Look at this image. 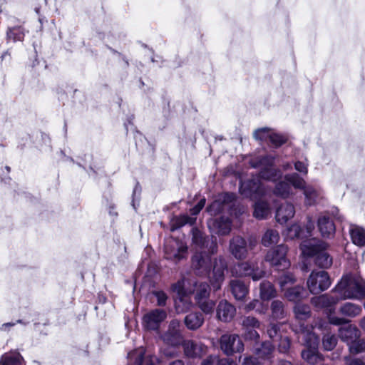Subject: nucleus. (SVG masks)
I'll return each mask as SVG.
<instances>
[{
    "label": "nucleus",
    "mask_w": 365,
    "mask_h": 365,
    "mask_svg": "<svg viewBox=\"0 0 365 365\" xmlns=\"http://www.w3.org/2000/svg\"><path fill=\"white\" fill-rule=\"evenodd\" d=\"M274 158L271 155L252 159L251 166L259 169V177L242 182L240 186V193L252 200L262 197L265 193V190L259 178L275 181L282 175L281 171L274 168Z\"/></svg>",
    "instance_id": "nucleus-1"
},
{
    "label": "nucleus",
    "mask_w": 365,
    "mask_h": 365,
    "mask_svg": "<svg viewBox=\"0 0 365 365\" xmlns=\"http://www.w3.org/2000/svg\"><path fill=\"white\" fill-rule=\"evenodd\" d=\"M334 290L341 299H361L365 297V281L359 275H344Z\"/></svg>",
    "instance_id": "nucleus-2"
},
{
    "label": "nucleus",
    "mask_w": 365,
    "mask_h": 365,
    "mask_svg": "<svg viewBox=\"0 0 365 365\" xmlns=\"http://www.w3.org/2000/svg\"><path fill=\"white\" fill-rule=\"evenodd\" d=\"M324 242L314 239L304 241L301 244L302 254L307 257H314L315 264L321 268H329L332 264V258L324 250Z\"/></svg>",
    "instance_id": "nucleus-3"
},
{
    "label": "nucleus",
    "mask_w": 365,
    "mask_h": 365,
    "mask_svg": "<svg viewBox=\"0 0 365 365\" xmlns=\"http://www.w3.org/2000/svg\"><path fill=\"white\" fill-rule=\"evenodd\" d=\"M163 342L171 347L178 348L180 346L184 341L182 327L180 321L174 319L168 324V329L160 336Z\"/></svg>",
    "instance_id": "nucleus-4"
},
{
    "label": "nucleus",
    "mask_w": 365,
    "mask_h": 365,
    "mask_svg": "<svg viewBox=\"0 0 365 365\" xmlns=\"http://www.w3.org/2000/svg\"><path fill=\"white\" fill-rule=\"evenodd\" d=\"M233 277H250L253 281H258L263 278L265 272L259 269L254 263L243 262L236 264L231 269Z\"/></svg>",
    "instance_id": "nucleus-5"
},
{
    "label": "nucleus",
    "mask_w": 365,
    "mask_h": 365,
    "mask_svg": "<svg viewBox=\"0 0 365 365\" xmlns=\"http://www.w3.org/2000/svg\"><path fill=\"white\" fill-rule=\"evenodd\" d=\"M187 247L182 241L174 238L166 240L165 243V257L167 259L178 262L185 258Z\"/></svg>",
    "instance_id": "nucleus-6"
},
{
    "label": "nucleus",
    "mask_w": 365,
    "mask_h": 365,
    "mask_svg": "<svg viewBox=\"0 0 365 365\" xmlns=\"http://www.w3.org/2000/svg\"><path fill=\"white\" fill-rule=\"evenodd\" d=\"M219 344L220 349L227 356L244 351V344L236 334H222L219 339Z\"/></svg>",
    "instance_id": "nucleus-7"
},
{
    "label": "nucleus",
    "mask_w": 365,
    "mask_h": 365,
    "mask_svg": "<svg viewBox=\"0 0 365 365\" xmlns=\"http://www.w3.org/2000/svg\"><path fill=\"white\" fill-rule=\"evenodd\" d=\"M287 247L281 244L269 250L265 256V261L277 269H285L289 267V262L286 257Z\"/></svg>",
    "instance_id": "nucleus-8"
},
{
    "label": "nucleus",
    "mask_w": 365,
    "mask_h": 365,
    "mask_svg": "<svg viewBox=\"0 0 365 365\" xmlns=\"http://www.w3.org/2000/svg\"><path fill=\"white\" fill-rule=\"evenodd\" d=\"M330 285V277L325 271H313L307 279V287L312 294H319Z\"/></svg>",
    "instance_id": "nucleus-9"
},
{
    "label": "nucleus",
    "mask_w": 365,
    "mask_h": 365,
    "mask_svg": "<svg viewBox=\"0 0 365 365\" xmlns=\"http://www.w3.org/2000/svg\"><path fill=\"white\" fill-rule=\"evenodd\" d=\"M255 246V242L250 241L248 247L245 238L235 236L230 240L229 251L236 259L242 260L247 257L249 248L252 249Z\"/></svg>",
    "instance_id": "nucleus-10"
},
{
    "label": "nucleus",
    "mask_w": 365,
    "mask_h": 365,
    "mask_svg": "<svg viewBox=\"0 0 365 365\" xmlns=\"http://www.w3.org/2000/svg\"><path fill=\"white\" fill-rule=\"evenodd\" d=\"M227 270V263L222 256L215 258L213 262L212 275L210 276V282L215 290L221 288L225 280V274Z\"/></svg>",
    "instance_id": "nucleus-11"
},
{
    "label": "nucleus",
    "mask_w": 365,
    "mask_h": 365,
    "mask_svg": "<svg viewBox=\"0 0 365 365\" xmlns=\"http://www.w3.org/2000/svg\"><path fill=\"white\" fill-rule=\"evenodd\" d=\"M192 268L196 275L207 276L211 268V257L206 251L196 252L192 257Z\"/></svg>",
    "instance_id": "nucleus-12"
},
{
    "label": "nucleus",
    "mask_w": 365,
    "mask_h": 365,
    "mask_svg": "<svg viewBox=\"0 0 365 365\" xmlns=\"http://www.w3.org/2000/svg\"><path fill=\"white\" fill-rule=\"evenodd\" d=\"M167 312L163 309H153L143 316L142 321L143 327L148 331H158L162 322L167 318Z\"/></svg>",
    "instance_id": "nucleus-13"
},
{
    "label": "nucleus",
    "mask_w": 365,
    "mask_h": 365,
    "mask_svg": "<svg viewBox=\"0 0 365 365\" xmlns=\"http://www.w3.org/2000/svg\"><path fill=\"white\" fill-rule=\"evenodd\" d=\"M184 354L190 359L202 358L207 351V346L200 341L192 339H184L181 345Z\"/></svg>",
    "instance_id": "nucleus-14"
},
{
    "label": "nucleus",
    "mask_w": 365,
    "mask_h": 365,
    "mask_svg": "<svg viewBox=\"0 0 365 365\" xmlns=\"http://www.w3.org/2000/svg\"><path fill=\"white\" fill-rule=\"evenodd\" d=\"M236 314V308L227 300H221L216 307L217 319L222 322H231Z\"/></svg>",
    "instance_id": "nucleus-15"
},
{
    "label": "nucleus",
    "mask_w": 365,
    "mask_h": 365,
    "mask_svg": "<svg viewBox=\"0 0 365 365\" xmlns=\"http://www.w3.org/2000/svg\"><path fill=\"white\" fill-rule=\"evenodd\" d=\"M197 282L195 279L182 278L173 284V290L178 294L180 300L182 297L193 294L195 291Z\"/></svg>",
    "instance_id": "nucleus-16"
},
{
    "label": "nucleus",
    "mask_w": 365,
    "mask_h": 365,
    "mask_svg": "<svg viewBox=\"0 0 365 365\" xmlns=\"http://www.w3.org/2000/svg\"><path fill=\"white\" fill-rule=\"evenodd\" d=\"M209 228L220 235H227L231 231L232 222L227 217L212 219L207 222Z\"/></svg>",
    "instance_id": "nucleus-17"
},
{
    "label": "nucleus",
    "mask_w": 365,
    "mask_h": 365,
    "mask_svg": "<svg viewBox=\"0 0 365 365\" xmlns=\"http://www.w3.org/2000/svg\"><path fill=\"white\" fill-rule=\"evenodd\" d=\"M295 214V209L292 203L285 202L281 205L276 211V220L281 224L286 223Z\"/></svg>",
    "instance_id": "nucleus-18"
},
{
    "label": "nucleus",
    "mask_w": 365,
    "mask_h": 365,
    "mask_svg": "<svg viewBox=\"0 0 365 365\" xmlns=\"http://www.w3.org/2000/svg\"><path fill=\"white\" fill-rule=\"evenodd\" d=\"M203 314L199 312H193L185 317L184 324L187 329L195 331L199 329L204 324Z\"/></svg>",
    "instance_id": "nucleus-19"
},
{
    "label": "nucleus",
    "mask_w": 365,
    "mask_h": 365,
    "mask_svg": "<svg viewBox=\"0 0 365 365\" xmlns=\"http://www.w3.org/2000/svg\"><path fill=\"white\" fill-rule=\"evenodd\" d=\"M300 336L303 344L307 348L318 349L319 339L313 331H310L303 325L300 326Z\"/></svg>",
    "instance_id": "nucleus-20"
},
{
    "label": "nucleus",
    "mask_w": 365,
    "mask_h": 365,
    "mask_svg": "<svg viewBox=\"0 0 365 365\" xmlns=\"http://www.w3.org/2000/svg\"><path fill=\"white\" fill-rule=\"evenodd\" d=\"M0 365H26L21 354L14 350L4 353L0 358Z\"/></svg>",
    "instance_id": "nucleus-21"
},
{
    "label": "nucleus",
    "mask_w": 365,
    "mask_h": 365,
    "mask_svg": "<svg viewBox=\"0 0 365 365\" xmlns=\"http://www.w3.org/2000/svg\"><path fill=\"white\" fill-rule=\"evenodd\" d=\"M232 294L237 300H242L248 294V287L241 280L233 279L230 282Z\"/></svg>",
    "instance_id": "nucleus-22"
},
{
    "label": "nucleus",
    "mask_w": 365,
    "mask_h": 365,
    "mask_svg": "<svg viewBox=\"0 0 365 365\" xmlns=\"http://www.w3.org/2000/svg\"><path fill=\"white\" fill-rule=\"evenodd\" d=\"M318 227L324 237H330L335 232V225L333 221L327 216H322L318 219Z\"/></svg>",
    "instance_id": "nucleus-23"
},
{
    "label": "nucleus",
    "mask_w": 365,
    "mask_h": 365,
    "mask_svg": "<svg viewBox=\"0 0 365 365\" xmlns=\"http://www.w3.org/2000/svg\"><path fill=\"white\" fill-rule=\"evenodd\" d=\"M302 190L305 197V204L308 206L314 205L322 197L321 190L312 185H306Z\"/></svg>",
    "instance_id": "nucleus-24"
},
{
    "label": "nucleus",
    "mask_w": 365,
    "mask_h": 365,
    "mask_svg": "<svg viewBox=\"0 0 365 365\" xmlns=\"http://www.w3.org/2000/svg\"><path fill=\"white\" fill-rule=\"evenodd\" d=\"M339 299L327 294H322L312 298V304L318 308H327L329 310L336 304Z\"/></svg>",
    "instance_id": "nucleus-25"
},
{
    "label": "nucleus",
    "mask_w": 365,
    "mask_h": 365,
    "mask_svg": "<svg viewBox=\"0 0 365 365\" xmlns=\"http://www.w3.org/2000/svg\"><path fill=\"white\" fill-rule=\"evenodd\" d=\"M360 331L354 326L349 325L339 329V335L342 341H346L349 345V343L359 337Z\"/></svg>",
    "instance_id": "nucleus-26"
},
{
    "label": "nucleus",
    "mask_w": 365,
    "mask_h": 365,
    "mask_svg": "<svg viewBox=\"0 0 365 365\" xmlns=\"http://www.w3.org/2000/svg\"><path fill=\"white\" fill-rule=\"evenodd\" d=\"M349 233L352 242L359 247L365 246V230L357 225H351Z\"/></svg>",
    "instance_id": "nucleus-27"
},
{
    "label": "nucleus",
    "mask_w": 365,
    "mask_h": 365,
    "mask_svg": "<svg viewBox=\"0 0 365 365\" xmlns=\"http://www.w3.org/2000/svg\"><path fill=\"white\" fill-rule=\"evenodd\" d=\"M277 296V290L269 281H263L259 284V297L263 301H267Z\"/></svg>",
    "instance_id": "nucleus-28"
},
{
    "label": "nucleus",
    "mask_w": 365,
    "mask_h": 365,
    "mask_svg": "<svg viewBox=\"0 0 365 365\" xmlns=\"http://www.w3.org/2000/svg\"><path fill=\"white\" fill-rule=\"evenodd\" d=\"M271 212L270 205L268 202L259 200L254 205L253 215L258 220L267 218Z\"/></svg>",
    "instance_id": "nucleus-29"
},
{
    "label": "nucleus",
    "mask_w": 365,
    "mask_h": 365,
    "mask_svg": "<svg viewBox=\"0 0 365 365\" xmlns=\"http://www.w3.org/2000/svg\"><path fill=\"white\" fill-rule=\"evenodd\" d=\"M361 307L356 304L351 302H346L343 304L339 309V312L350 318H354L359 316L361 313Z\"/></svg>",
    "instance_id": "nucleus-30"
},
{
    "label": "nucleus",
    "mask_w": 365,
    "mask_h": 365,
    "mask_svg": "<svg viewBox=\"0 0 365 365\" xmlns=\"http://www.w3.org/2000/svg\"><path fill=\"white\" fill-rule=\"evenodd\" d=\"M274 350V346L270 341L263 342L260 347L255 349V354L262 359H270L272 357V354Z\"/></svg>",
    "instance_id": "nucleus-31"
},
{
    "label": "nucleus",
    "mask_w": 365,
    "mask_h": 365,
    "mask_svg": "<svg viewBox=\"0 0 365 365\" xmlns=\"http://www.w3.org/2000/svg\"><path fill=\"white\" fill-rule=\"evenodd\" d=\"M284 296L286 298L292 302L299 301L305 297L306 290L303 287L296 286L284 290Z\"/></svg>",
    "instance_id": "nucleus-32"
},
{
    "label": "nucleus",
    "mask_w": 365,
    "mask_h": 365,
    "mask_svg": "<svg viewBox=\"0 0 365 365\" xmlns=\"http://www.w3.org/2000/svg\"><path fill=\"white\" fill-rule=\"evenodd\" d=\"M274 194L277 196L286 199L290 195H293V191L291 185L288 183V182L286 180L279 181L275 185Z\"/></svg>",
    "instance_id": "nucleus-33"
},
{
    "label": "nucleus",
    "mask_w": 365,
    "mask_h": 365,
    "mask_svg": "<svg viewBox=\"0 0 365 365\" xmlns=\"http://www.w3.org/2000/svg\"><path fill=\"white\" fill-rule=\"evenodd\" d=\"M271 317L274 319H282L286 317L284 303L280 300H274L270 305Z\"/></svg>",
    "instance_id": "nucleus-34"
},
{
    "label": "nucleus",
    "mask_w": 365,
    "mask_h": 365,
    "mask_svg": "<svg viewBox=\"0 0 365 365\" xmlns=\"http://www.w3.org/2000/svg\"><path fill=\"white\" fill-rule=\"evenodd\" d=\"M25 30L21 26L9 27L6 31V38L13 42L22 41L24 38Z\"/></svg>",
    "instance_id": "nucleus-35"
},
{
    "label": "nucleus",
    "mask_w": 365,
    "mask_h": 365,
    "mask_svg": "<svg viewBox=\"0 0 365 365\" xmlns=\"http://www.w3.org/2000/svg\"><path fill=\"white\" fill-rule=\"evenodd\" d=\"M294 313L299 320H306L311 316V310L309 305L297 303L294 307Z\"/></svg>",
    "instance_id": "nucleus-36"
},
{
    "label": "nucleus",
    "mask_w": 365,
    "mask_h": 365,
    "mask_svg": "<svg viewBox=\"0 0 365 365\" xmlns=\"http://www.w3.org/2000/svg\"><path fill=\"white\" fill-rule=\"evenodd\" d=\"M284 179L296 189L302 190L306 185L304 178L297 173L287 174L284 175Z\"/></svg>",
    "instance_id": "nucleus-37"
},
{
    "label": "nucleus",
    "mask_w": 365,
    "mask_h": 365,
    "mask_svg": "<svg viewBox=\"0 0 365 365\" xmlns=\"http://www.w3.org/2000/svg\"><path fill=\"white\" fill-rule=\"evenodd\" d=\"M210 288V286L205 282H200L197 284L195 288V299L196 303L199 301L204 300L209 298Z\"/></svg>",
    "instance_id": "nucleus-38"
},
{
    "label": "nucleus",
    "mask_w": 365,
    "mask_h": 365,
    "mask_svg": "<svg viewBox=\"0 0 365 365\" xmlns=\"http://www.w3.org/2000/svg\"><path fill=\"white\" fill-rule=\"evenodd\" d=\"M192 241L194 245L200 249L208 246V238L197 228L192 229Z\"/></svg>",
    "instance_id": "nucleus-39"
},
{
    "label": "nucleus",
    "mask_w": 365,
    "mask_h": 365,
    "mask_svg": "<svg viewBox=\"0 0 365 365\" xmlns=\"http://www.w3.org/2000/svg\"><path fill=\"white\" fill-rule=\"evenodd\" d=\"M279 235L277 230H267L262 238V244L265 247H269L279 242Z\"/></svg>",
    "instance_id": "nucleus-40"
},
{
    "label": "nucleus",
    "mask_w": 365,
    "mask_h": 365,
    "mask_svg": "<svg viewBox=\"0 0 365 365\" xmlns=\"http://www.w3.org/2000/svg\"><path fill=\"white\" fill-rule=\"evenodd\" d=\"M317 350L318 349L307 348L302 351V357L309 364H315L320 359Z\"/></svg>",
    "instance_id": "nucleus-41"
},
{
    "label": "nucleus",
    "mask_w": 365,
    "mask_h": 365,
    "mask_svg": "<svg viewBox=\"0 0 365 365\" xmlns=\"http://www.w3.org/2000/svg\"><path fill=\"white\" fill-rule=\"evenodd\" d=\"M195 222V218L189 217L187 215H183L173 220L171 230H176L186 224L193 225Z\"/></svg>",
    "instance_id": "nucleus-42"
},
{
    "label": "nucleus",
    "mask_w": 365,
    "mask_h": 365,
    "mask_svg": "<svg viewBox=\"0 0 365 365\" xmlns=\"http://www.w3.org/2000/svg\"><path fill=\"white\" fill-rule=\"evenodd\" d=\"M278 283L282 291L289 289V286L295 282V277L291 272L283 273L278 277Z\"/></svg>",
    "instance_id": "nucleus-43"
},
{
    "label": "nucleus",
    "mask_w": 365,
    "mask_h": 365,
    "mask_svg": "<svg viewBox=\"0 0 365 365\" xmlns=\"http://www.w3.org/2000/svg\"><path fill=\"white\" fill-rule=\"evenodd\" d=\"M348 346L351 354H357L365 351V340L359 337L349 343Z\"/></svg>",
    "instance_id": "nucleus-44"
},
{
    "label": "nucleus",
    "mask_w": 365,
    "mask_h": 365,
    "mask_svg": "<svg viewBox=\"0 0 365 365\" xmlns=\"http://www.w3.org/2000/svg\"><path fill=\"white\" fill-rule=\"evenodd\" d=\"M198 307L206 314H212L215 307V302L206 299L196 303Z\"/></svg>",
    "instance_id": "nucleus-45"
},
{
    "label": "nucleus",
    "mask_w": 365,
    "mask_h": 365,
    "mask_svg": "<svg viewBox=\"0 0 365 365\" xmlns=\"http://www.w3.org/2000/svg\"><path fill=\"white\" fill-rule=\"evenodd\" d=\"M337 344V339L334 334H325L322 339V344L325 350L334 349Z\"/></svg>",
    "instance_id": "nucleus-46"
},
{
    "label": "nucleus",
    "mask_w": 365,
    "mask_h": 365,
    "mask_svg": "<svg viewBox=\"0 0 365 365\" xmlns=\"http://www.w3.org/2000/svg\"><path fill=\"white\" fill-rule=\"evenodd\" d=\"M242 329H247L251 328H259V322L254 317L248 316L245 317L241 322Z\"/></svg>",
    "instance_id": "nucleus-47"
},
{
    "label": "nucleus",
    "mask_w": 365,
    "mask_h": 365,
    "mask_svg": "<svg viewBox=\"0 0 365 365\" xmlns=\"http://www.w3.org/2000/svg\"><path fill=\"white\" fill-rule=\"evenodd\" d=\"M223 205L221 198L218 197L207 207V211L211 215H216L223 210Z\"/></svg>",
    "instance_id": "nucleus-48"
},
{
    "label": "nucleus",
    "mask_w": 365,
    "mask_h": 365,
    "mask_svg": "<svg viewBox=\"0 0 365 365\" xmlns=\"http://www.w3.org/2000/svg\"><path fill=\"white\" fill-rule=\"evenodd\" d=\"M245 309L247 312L255 310L259 314H264L266 311V308L263 307L262 303L258 299H253L251 301L245 306Z\"/></svg>",
    "instance_id": "nucleus-49"
},
{
    "label": "nucleus",
    "mask_w": 365,
    "mask_h": 365,
    "mask_svg": "<svg viewBox=\"0 0 365 365\" xmlns=\"http://www.w3.org/2000/svg\"><path fill=\"white\" fill-rule=\"evenodd\" d=\"M269 140L273 146L277 148L284 144L286 142L287 138L283 135L271 132L269 135Z\"/></svg>",
    "instance_id": "nucleus-50"
},
{
    "label": "nucleus",
    "mask_w": 365,
    "mask_h": 365,
    "mask_svg": "<svg viewBox=\"0 0 365 365\" xmlns=\"http://www.w3.org/2000/svg\"><path fill=\"white\" fill-rule=\"evenodd\" d=\"M302 230L301 227L297 224H294L287 230V236L290 239L294 238H302Z\"/></svg>",
    "instance_id": "nucleus-51"
},
{
    "label": "nucleus",
    "mask_w": 365,
    "mask_h": 365,
    "mask_svg": "<svg viewBox=\"0 0 365 365\" xmlns=\"http://www.w3.org/2000/svg\"><path fill=\"white\" fill-rule=\"evenodd\" d=\"M271 132L267 128H262L256 130L254 133V138L257 140H267Z\"/></svg>",
    "instance_id": "nucleus-52"
},
{
    "label": "nucleus",
    "mask_w": 365,
    "mask_h": 365,
    "mask_svg": "<svg viewBox=\"0 0 365 365\" xmlns=\"http://www.w3.org/2000/svg\"><path fill=\"white\" fill-rule=\"evenodd\" d=\"M257 328H251L243 330V336L246 340L257 341L259 339V334L256 331Z\"/></svg>",
    "instance_id": "nucleus-53"
},
{
    "label": "nucleus",
    "mask_w": 365,
    "mask_h": 365,
    "mask_svg": "<svg viewBox=\"0 0 365 365\" xmlns=\"http://www.w3.org/2000/svg\"><path fill=\"white\" fill-rule=\"evenodd\" d=\"M128 356L130 359L135 357V365H143L144 362V353L143 349H138L135 352L129 353Z\"/></svg>",
    "instance_id": "nucleus-54"
},
{
    "label": "nucleus",
    "mask_w": 365,
    "mask_h": 365,
    "mask_svg": "<svg viewBox=\"0 0 365 365\" xmlns=\"http://www.w3.org/2000/svg\"><path fill=\"white\" fill-rule=\"evenodd\" d=\"M217 248L218 246L216 237H212L211 240L208 239V246H205L203 249L207 250V253L211 256L212 255L217 253Z\"/></svg>",
    "instance_id": "nucleus-55"
},
{
    "label": "nucleus",
    "mask_w": 365,
    "mask_h": 365,
    "mask_svg": "<svg viewBox=\"0 0 365 365\" xmlns=\"http://www.w3.org/2000/svg\"><path fill=\"white\" fill-rule=\"evenodd\" d=\"M153 294L157 299V304L158 306H165L168 299L167 294L163 291H155Z\"/></svg>",
    "instance_id": "nucleus-56"
},
{
    "label": "nucleus",
    "mask_w": 365,
    "mask_h": 365,
    "mask_svg": "<svg viewBox=\"0 0 365 365\" xmlns=\"http://www.w3.org/2000/svg\"><path fill=\"white\" fill-rule=\"evenodd\" d=\"M279 351L282 353H286L290 348V340L288 337H281L278 345Z\"/></svg>",
    "instance_id": "nucleus-57"
},
{
    "label": "nucleus",
    "mask_w": 365,
    "mask_h": 365,
    "mask_svg": "<svg viewBox=\"0 0 365 365\" xmlns=\"http://www.w3.org/2000/svg\"><path fill=\"white\" fill-rule=\"evenodd\" d=\"M241 365H261V362L258 356H245L241 361Z\"/></svg>",
    "instance_id": "nucleus-58"
},
{
    "label": "nucleus",
    "mask_w": 365,
    "mask_h": 365,
    "mask_svg": "<svg viewBox=\"0 0 365 365\" xmlns=\"http://www.w3.org/2000/svg\"><path fill=\"white\" fill-rule=\"evenodd\" d=\"M279 331V326L277 324L270 323L267 329V333L270 339H274L277 336Z\"/></svg>",
    "instance_id": "nucleus-59"
},
{
    "label": "nucleus",
    "mask_w": 365,
    "mask_h": 365,
    "mask_svg": "<svg viewBox=\"0 0 365 365\" xmlns=\"http://www.w3.org/2000/svg\"><path fill=\"white\" fill-rule=\"evenodd\" d=\"M295 170L301 175H307L308 173V164L302 161H297L294 163Z\"/></svg>",
    "instance_id": "nucleus-60"
},
{
    "label": "nucleus",
    "mask_w": 365,
    "mask_h": 365,
    "mask_svg": "<svg viewBox=\"0 0 365 365\" xmlns=\"http://www.w3.org/2000/svg\"><path fill=\"white\" fill-rule=\"evenodd\" d=\"M206 200L205 197L202 198L198 203L192 209H190V213L192 215H197L200 210L203 208L205 205Z\"/></svg>",
    "instance_id": "nucleus-61"
},
{
    "label": "nucleus",
    "mask_w": 365,
    "mask_h": 365,
    "mask_svg": "<svg viewBox=\"0 0 365 365\" xmlns=\"http://www.w3.org/2000/svg\"><path fill=\"white\" fill-rule=\"evenodd\" d=\"M344 361L346 365H365V362L363 360L350 356L344 357Z\"/></svg>",
    "instance_id": "nucleus-62"
},
{
    "label": "nucleus",
    "mask_w": 365,
    "mask_h": 365,
    "mask_svg": "<svg viewBox=\"0 0 365 365\" xmlns=\"http://www.w3.org/2000/svg\"><path fill=\"white\" fill-rule=\"evenodd\" d=\"M140 192H141V187L140 186V185L138 183H137L135 185V186L133 189V192L132 206L133 207L134 209H136L135 200H136V199L138 200Z\"/></svg>",
    "instance_id": "nucleus-63"
},
{
    "label": "nucleus",
    "mask_w": 365,
    "mask_h": 365,
    "mask_svg": "<svg viewBox=\"0 0 365 365\" xmlns=\"http://www.w3.org/2000/svg\"><path fill=\"white\" fill-rule=\"evenodd\" d=\"M217 356L210 355L202 361L201 365H217Z\"/></svg>",
    "instance_id": "nucleus-64"
}]
</instances>
